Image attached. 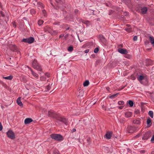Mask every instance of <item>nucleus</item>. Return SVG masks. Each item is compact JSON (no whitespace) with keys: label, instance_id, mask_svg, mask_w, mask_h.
Instances as JSON below:
<instances>
[{"label":"nucleus","instance_id":"3","mask_svg":"<svg viewBox=\"0 0 154 154\" xmlns=\"http://www.w3.org/2000/svg\"><path fill=\"white\" fill-rule=\"evenodd\" d=\"M32 66L33 68L38 71H41L42 69L41 66L37 63V61L35 60L32 63Z\"/></svg>","mask_w":154,"mask_h":154},{"label":"nucleus","instance_id":"60","mask_svg":"<svg viewBox=\"0 0 154 154\" xmlns=\"http://www.w3.org/2000/svg\"><path fill=\"white\" fill-rule=\"evenodd\" d=\"M119 109H123V108L124 106H119L118 107Z\"/></svg>","mask_w":154,"mask_h":154},{"label":"nucleus","instance_id":"42","mask_svg":"<svg viewBox=\"0 0 154 154\" xmlns=\"http://www.w3.org/2000/svg\"><path fill=\"white\" fill-rule=\"evenodd\" d=\"M81 22L83 23L84 24H88V23L89 24V22L88 21H85L84 20H81Z\"/></svg>","mask_w":154,"mask_h":154},{"label":"nucleus","instance_id":"11","mask_svg":"<svg viewBox=\"0 0 154 154\" xmlns=\"http://www.w3.org/2000/svg\"><path fill=\"white\" fill-rule=\"evenodd\" d=\"M118 51L122 54H126L128 53L126 49L121 48H119L118 49Z\"/></svg>","mask_w":154,"mask_h":154},{"label":"nucleus","instance_id":"55","mask_svg":"<svg viewBox=\"0 0 154 154\" xmlns=\"http://www.w3.org/2000/svg\"><path fill=\"white\" fill-rule=\"evenodd\" d=\"M140 153H144L145 152V151L144 150H141L139 151Z\"/></svg>","mask_w":154,"mask_h":154},{"label":"nucleus","instance_id":"45","mask_svg":"<svg viewBox=\"0 0 154 154\" xmlns=\"http://www.w3.org/2000/svg\"><path fill=\"white\" fill-rule=\"evenodd\" d=\"M0 15L3 17H4L5 16V15L4 13L2 11H0Z\"/></svg>","mask_w":154,"mask_h":154},{"label":"nucleus","instance_id":"37","mask_svg":"<svg viewBox=\"0 0 154 154\" xmlns=\"http://www.w3.org/2000/svg\"><path fill=\"white\" fill-rule=\"evenodd\" d=\"M99 50V48L97 47L94 49V52L95 53H97L98 52Z\"/></svg>","mask_w":154,"mask_h":154},{"label":"nucleus","instance_id":"57","mask_svg":"<svg viewBox=\"0 0 154 154\" xmlns=\"http://www.w3.org/2000/svg\"><path fill=\"white\" fill-rule=\"evenodd\" d=\"M38 5H40V6H42V4L41 3V2H39L38 3Z\"/></svg>","mask_w":154,"mask_h":154},{"label":"nucleus","instance_id":"34","mask_svg":"<svg viewBox=\"0 0 154 154\" xmlns=\"http://www.w3.org/2000/svg\"><path fill=\"white\" fill-rule=\"evenodd\" d=\"M58 31L57 30H53L52 31V35H56Z\"/></svg>","mask_w":154,"mask_h":154},{"label":"nucleus","instance_id":"59","mask_svg":"<svg viewBox=\"0 0 154 154\" xmlns=\"http://www.w3.org/2000/svg\"><path fill=\"white\" fill-rule=\"evenodd\" d=\"M90 139L89 138H87V141L88 142V143H90Z\"/></svg>","mask_w":154,"mask_h":154},{"label":"nucleus","instance_id":"25","mask_svg":"<svg viewBox=\"0 0 154 154\" xmlns=\"http://www.w3.org/2000/svg\"><path fill=\"white\" fill-rule=\"evenodd\" d=\"M13 76L12 75H10L8 76L4 77L3 76V78L6 79L11 80L13 79Z\"/></svg>","mask_w":154,"mask_h":154},{"label":"nucleus","instance_id":"12","mask_svg":"<svg viewBox=\"0 0 154 154\" xmlns=\"http://www.w3.org/2000/svg\"><path fill=\"white\" fill-rule=\"evenodd\" d=\"M137 79L141 83V82L143 80H146L147 79V78L146 77V75L144 76L142 75H140L137 78Z\"/></svg>","mask_w":154,"mask_h":154},{"label":"nucleus","instance_id":"9","mask_svg":"<svg viewBox=\"0 0 154 154\" xmlns=\"http://www.w3.org/2000/svg\"><path fill=\"white\" fill-rule=\"evenodd\" d=\"M10 48L11 50L13 52H19L18 50V48L16 46L14 45H11L10 46Z\"/></svg>","mask_w":154,"mask_h":154},{"label":"nucleus","instance_id":"44","mask_svg":"<svg viewBox=\"0 0 154 154\" xmlns=\"http://www.w3.org/2000/svg\"><path fill=\"white\" fill-rule=\"evenodd\" d=\"M125 57L128 59H130L131 57V56L130 55L127 54L125 56Z\"/></svg>","mask_w":154,"mask_h":154},{"label":"nucleus","instance_id":"41","mask_svg":"<svg viewBox=\"0 0 154 154\" xmlns=\"http://www.w3.org/2000/svg\"><path fill=\"white\" fill-rule=\"evenodd\" d=\"M30 12L32 14H35L36 12L33 9H32L30 10Z\"/></svg>","mask_w":154,"mask_h":154},{"label":"nucleus","instance_id":"49","mask_svg":"<svg viewBox=\"0 0 154 154\" xmlns=\"http://www.w3.org/2000/svg\"><path fill=\"white\" fill-rule=\"evenodd\" d=\"M45 75L47 76L48 78L49 77H50V74L48 73H46L45 74Z\"/></svg>","mask_w":154,"mask_h":154},{"label":"nucleus","instance_id":"61","mask_svg":"<svg viewBox=\"0 0 154 154\" xmlns=\"http://www.w3.org/2000/svg\"><path fill=\"white\" fill-rule=\"evenodd\" d=\"M106 90L108 91H109L110 90V88H109V87H106Z\"/></svg>","mask_w":154,"mask_h":154},{"label":"nucleus","instance_id":"16","mask_svg":"<svg viewBox=\"0 0 154 154\" xmlns=\"http://www.w3.org/2000/svg\"><path fill=\"white\" fill-rule=\"evenodd\" d=\"M29 68L30 69V70L31 71V73L36 78L38 79V75L37 73L34 72V71L31 68L29 67Z\"/></svg>","mask_w":154,"mask_h":154},{"label":"nucleus","instance_id":"54","mask_svg":"<svg viewBox=\"0 0 154 154\" xmlns=\"http://www.w3.org/2000/svg\"><path fill=\"white\" fill-rule=\"evenodd\" d=\"M2 129V126L1 123L0 122V131H1Z\"/></svg>","mask_w":154,"mask_h":154},{"label":"nucleus","instance_id":"6","mask_svg":"<svg viewBox=\"0 0 154 154\" xmlns=\"http://www.w3.org/2000/svg\"><path fill=\"white\" fill-rule=\"evenodd\" d=\"M138 129V128L134 126H129L127 127V131L128 133H131Z\"/></svg>","mask_w":154,"mask_h":154},{"label":"nucleus","instance_id":"48","mask_svg":"<svg viewBox=\"0 0 154 154\" xmlns=\"http://www.w3.org/2000/svg\"><path fill=\"white\" fill-rule=\"evenodd\" d=\"M42 12L43 13V15L45 16L46 14V11L45 10H42Z\"/></svg>","mask_w":154,"mask_h":154},{"label":"nucleus","instance_id":"36","mask_svg":"<svg viewBox=\"0 0 154 154\" xmlns=\"http://www.w3.org/2000/svg\"><path fill=\"white\" fill-rule=\"evenodd\" d=\"M126 31L127 32H131L132 31V29L131 28H126L125 29Z\"/></svg>","mask_w":154,"mask_h":154},{"label":"nucleus","instance_id":"27","mask_svg":"<svg viewBox=\"0 0 154 154\" xmlns=\"http://www.w3.org/2000/svg\"><path fill=\"white\" fill-rule=\"evenodd\" d=\"M128 102L130 107H132L133 106L134 104V102L133 101L131 100H129Z\"/></svg>","mask_w":154,"mask_h":154},{"label":"nucleus","instance_id":"46","mask_svg":"<svg viewBox=\"0 0 154 154\" xmlns=\"http://www.w3.org/2000/svg\"><path fill=\"white\" fill-rule=\"evenodd\" d=\"M151 141L152 143H154V135H153L152 137Z\"/></svg>","mask_w":154,"mask_h":154},{"label":"nucleus","instance_id":"64","mask_svg":"<svg viewBox=\"0 0 154 154\" xmlns=\"http://www.w3.org/2000/svg\"><path fill=\"white\" fill-rule=\"evenodd\" d=\"M63 35H60L59 36V38H61V37H63Z\"/></svg>","mask_w":154,"mask_h":154},{"label":"nucleus","instance_id":"26","mask_svg":"<svg viewBox=\"0 0 154 154\" xmlns=\"http://www.w3.org/2000/svg\"><path fill=\"white\" fill-rule=\"evenodd\" d=\"M119 93H116L115 94H112V95H110V96L109 97L112 99H114L119 94Z\"/></svg>","mask_w":154,"mask_h":154},{"label":"nucleus","instance_id":"5","mask_svg":"<svg viewBox=\"0 0 154 154\" xmlns=\"http://www.w3.org/2000/svg\"><path fill=\"white\" fill-rule=\"evenodd\" d=\"M8 137L11 139H14L15 138V135L14 132L11 130H9L6 133Z\"/></svg>","mask_w":154,"mask_h":154},{"label":"nucleus","instance_id":"62","mask_svg":"<svg viewBox=\"0 0 154 154\" xmlns=\"http://www.w3.org/2000/svg\"><path fill=\"white\" fill-rule=\"evenodd\" d=\"M139 136H140V135H139V134H137V135L135 136V137H136V138H137Z\"/></svg>","mask_w":154,"mask_h":154},{"label":"nucleus","instance_id":"28","mask_svg":"<svg viewBox=\"0 0 154 154\" xmlns=\"http://www.w3.org/2000/svg\"><path fill=\"white\" fill-rule=\"evenodd\" d=\"M89 82L88 80H86L83 83V85L84 86H87L89 85Z\"/></svg>","mask_w":154,"mask_h":154},{"label":"nucleus","instance_id":"24","mask_svg":"<svg viewBox=\"0 0 154 154\" xmlns=\"http://www.w3.org/2000/svg\"><path fill=\"white\" fill-rule=\"evenodd\" d=\"M84 91L82 90H81L79 91V94L78 95V96L81 97L83 95Z\"/></svg>","mask_w":154,"mask_h":154},{"label":"nucleus","instance_id":"7","mask_svg":"<svg viewBox=\"0 0 154 154\" xmlns=\"http://www.w3.org/2000/svg\"><path fill=\"white\" fill-rule=\"evenodd\" d=\"M141 11L140 10H137V11L139 12H140L142 14H145L146 13L147 11L148 10V8L146 7H144L143 8H141Z\"/></svg>","mask_w":154,"mask_h":154},{"label":"nucleus","instance_id":"40","mask_svg":"<svg viewBox=\"0 0 154 154\" xmlns=\"http://www.w3.org/2000/svg\"><path fill=\"white\" fill-rule=\"evenodd\" d=\"M125 2V3L127 5L128 4H129L131 2V1L130 0H123Z\"/></svg>","mask_w":154,"mask_h":154},{"label":"nucleus","instance_id":"2","mask_svg":"<svg viewBox=\"0 0 154 154\" xmlns=\"http://www.w3.org/2000/svg\"><path fill=\"white\" fill-rule=\"evenodd\" d=\"M56 119L66 125V123L68 121V120L66 119L64 116H61L59 114L57 116Z\"/></svg>","mask_w":154,"mask_h":154},{"label":"nucleus","instance_id":"15","mask_svg":"<svg viewBox=\"0 0 154 154\" xmlns=\"http://www.w3.org/2000/svg\"><path fill=\"white\" fill-rule=\"evenodd\" d=\"M33 121V120L31 118H27L24 120V123L25 124H27L30 123Z\"/></svg>","mask_w":154,"mask_h":154},{"label":"nucleus","instance_id":"35","mask_svg":"<svg viewBox=\"0 0 154 154\" xmlns=\"http://www.w3.org/2000/svg\"><path fill=\"white\" fill-rule=\"evenodd\" d=\"M119 121L121 123H123L125 122V119L124 118L120 119Z\"/></svg>","mask_w":154,"mask_h":154},{"label":"nucleus","instance_id":"13","mask_svg":"<svg viewBox=\"0 0 154 154\" xmlns=\"http://www.w3.org/2000/svg\"><path fill=\"white\" fill-rule=\"evenodd\" d=\"M141 119L140 118H137L134 119L132 122L133 124L136 125H139L141 123Z\"/></svg>","mask_w":154,"mask_h":154},{"label":"nucleus","instance_id":"10","mask_svg":"<svg viewBox=\"0 0 154 154\" xmlns=\"http://www.w3.org/2000/svg\"><path fill=\"white\" fill-rule=\"evenodd\" d=\"M98 38L100 40L101 42L103 43L106 42V40L102 34H100L98 36Z\"/></svg>","mask_w":154,"mask_h":154},{"label":"nucleus","instance_id":"51","mask_svg":"<svg viewBox=\"0 0 154 154\" xmlns=\"http://www.w3.org/2000/svg\"><path fill=\"white\" fill-rule=\"evenodd\" d=\"M89 49H87L84 52L85 53H87L89 52Z\"/></svg>","mask_w":154,"mask_h":154},{"label":"nucleus","instance_id":"22","mask_svg":"<svg viewBox=\"0 0 154 154\" xmlns=\"http://www.w3.org/2000/svg\"><path fill=\"white\" fill-rule=\"evenodd\" d=\"M146 122L147 124L148 127H150L152 124L151 119L149 118L147 119Z\"/></svg>","mask_w":154,"mask_h":154},{"label":"nucleus","instance_id":"18","mask_svg":"<svg viewBox=\"0 0 154 154\" xmlns=\"http://www.w3.org/2000/svg\"><path fill=\"white\" fill-rule=\"evenodd\" d=\"M17 103L18 105L20 106H23V104L20 100V97L18 98L17 100Z\"/></svg>","mask_w":154,"mask_h":154},{"label":"nucleus","instance_id":"20","mask_svg":"<svg viewBox=\"0 0 154 154\" xmlns=\"http://www.w3.org/2000/svg\"><path fill=\"white\" fill-rule=\"evenodd\" d=\"M149 40L151 44L154 47V38L152 36H149Z\"/></svg>","mask_w":154,"mask_h":154},{"label":"nucleus","instance_id":"50","mask_svg":"<svg viewBox=\"0 0 154 154\" xmlns=\"http://www.w3.org/2000/svg\"><path fill=\"white\" fill-rule=\"evenodd\" d=\"M46 89L48 90H49L50 89V87L49 85H48L46 87Z\"/></svg>","mask_w":154,"mask_h":154},{"label":"nucleus","instance_id":"58","mask_svg":"<svg viewBox=\"0 0 154 154\" xmlns=\"http://www.w3.org/2000/svg\"><path fill=\"white\" fill-rule=\"evenodd\" d=\"M12 23L13 24V26L14 27H16V25H15V24H16L14 22H13Z\"/></svg>","mask_w":154,"mask_h":154},{"label":"nucleus","instance_id":"1","mask_svg":"<svg viewBox=\"0 0 154 154\" xmlns=\"http://www.w3.org/2000/svg\"><path fill=\"white\" fill-rule=\"evenodd\" d=\"M50 137L52 139L57 141H61L64 139L63 136L59 134H52L50 135Z\"/></svg>","mask_w":154,"mask_h":154},{"label":"nucleus","instance_id":"19","mask_svg":"<svg viewBox=\"0 0 154 154\" xmlns=\"http://www.w3.org/2000/svg\"><path fill=\"white\" fill-rule=\"evenodd\" d=\"M28 38V43L31 44L32 43L34 40V38L33 37H31L29 38Z\"/></svg>","mask_w":154,"mask_h":154},{"label":"nucleus","instance_id":"30","mask_svg":"<svg viewBox=\"0 0 154 154\" xmlns=\"http://www.w3.org/2000/svg\"><path fill=\"white\" fill-rule=\"evenodd\" d=\"M73 50V48L72 46H70L68 48L67 50L69 52H72Z\"/></svg>","mask_w":154,"mask_h":154},{"label":"nucleus","instance_id":"21","mask_svg":"<svg viewBox=\"0 0 154 154\" xmlns=\"http://www.w3.org/2000/svg\"><path fill=\"white\" fill-rule=\"evenodd\" d=\"M149 40L151 44L154 47V38L152 36H149Z\"/></svg>","mask_w":154,"mask_h":154},{"label":"nucleus","instance_id":"63","mask_svg":"<svg viewBox=\"0 0 154 154\" xmlns=\"http://www.w3.org/2000/svg\"><path fill=\"white\" fill-rule=\"evenodd\" d=\"M51 5L53 6L54 7V5L53 4V3L51 1Z\"/></svg>","mask_w":154,"mask_h":154},{"label":"nucleus","instance_id":"31","mask_svg":"<svg viewBox=\"0 0 154 154\" xmlns=\"http://www.w3.org/2000/svg\"><path fill=\"white\" fill-rule=\"evenodd\" d=\"M55 1L57 3L59 4H63L64 3V2H63L61 0H55Z\"/></svg>","mask_w":154,"mask_h":154},{"label":"nucleus","instance_id":"43","mask_svg":"<svg viewBox=\"0 0 154 154\" xmlns=\"http://www.w3.org/2000/svg\"><path fill=\"white\" fill-rule=\"evenodd\" d=\"M81 22L83 23L84 24H88V23L89 24V22L88 21H85L84 20H81Z\"/></svg>","mask_w":154,"mask_h":154},{"label":"nucleus","instance_id":"53","mask_svg":"<svg viewBox=\"0 0 154 154\" xmlns=\"http://www.w3.org/2000/svg\"><path fill=\"white\" fill-rule=\"evenodd\" d=\"M76 129L75 128H73L72 129V130L71 131V132L72 133H73L76 131Z\"/></svg>","mask_w":154,"mask_h":154},{"label":"nucleus","instance_id":"56","mask_svg":"<svg viewBox=\"0 0 154 154\" xmlns=\"http://www.w3.org/2000/svg\"><path fill=\"white\" fill-rule=\"evenodd\" d=\"M78 9H76L75 10V13L76 14H77L78 13Z\"/></svg>","mask_w":154,"mask_h":154},{"label":"nucleus","instance_id":"33","mask_svg":"<svg viewBox=\"0 0 154 154\" xmlns=\"http://www.w3.org/2000/svg\"><path fill=\"white\" fill-rule=\"evenodd\" d=\"M21 42L28 43V38L23 39L21 40Z\"/></svg>","mask_w":154,"mask_h":154},{"label":"nucleus","instance_id":"23","mask_svg":"<svg viewBox=\"0 0 154 154\" xmlns=\"http://www.w3.org/2000/svg\"><path fill=\"white\" fill-rule=\"evenodd\" d=\"M132 114L131 112H126L125 113V116L127 118L131 117L132 116Z\"/></svg>","mask_w":154,"mask_h":154},{"label":"nucleus","instance_id":"39","mask_svg":"<svg viewBox=\"0 0 154 154\" xmlns=\"http://www.w3.org/2000/svg\"><path fill=\"white\" fill-rule=\"evenodd\" d=\"M119 105H122L124 104V102L123 101H120L118 102Z\"/></svg>","mask_w":154,"mask_h":154},{"label":"nucleus","instance_id":"32","mask_svg":"<svg viewBox=\"0 0 154 154\" xmlns=\"http://www.w3.org/2000/svg\"><path fill=\"white\" fill-rule=\"evenodd\" d=\"M44 21L43 20H40L38 21V25L39 26L41 25L43 23Z\"/></svg>","mask_w":154,"mask_h":154},{"label":"nucleus","instance_id":"14","mask_svg":"<svg viewBox=\"0 0 154 154\" xmlns=\"http://www.w3.org/2000/svg\"><path fill=\"white\" fill-rule=\"evenodd\" d=\"M112 136V133L110 132H107L105 135L104 137L108 139H109Z\"/></svg>","mask_w":154,"mask_h":154},{"label":"nucleus","instance_id":"47","mask_svg":"<svg viewBox=\"0 0 154 154\" xmlns=\"http://www.w3.org/2000/svg\"><path fill=\"white\" fill-rule=\"evenodd\" d=\"M137 37L136 36H135L134 37L133 40L134 41H135L137 40Z\"/></svg>","mask_w":154,"mask_h":154},{"label":"nucleus","instance_id":"52","mask_svg":"<svg viewBox=\"0 0 154 154\" xmlns=\"http://www.w3.org/2000/svg\"><path fill=\"white\" fill-rule=\"evenodd\" d=\"M135 113L136 114H138L140 112V111L138 110H137L135 111Z\"/></svg>","mask_w":154,"mask_h":154},{"label":"nucleus","instance_id":"17","mask_svg":"<svg viewBox=\"0 0 154 154\" xmlns=\"http://www.w3.org/2000/svg\"><path fill=\"white\" fill-rule=\"evenodd\" d=\"M146 66H149L152 64V60L150 59H147L146 61Z\"/></svg>","mask_w":154,"mask_h":154},{"label":"nucleus","instance_id":"4","mask_svg":"<svg viewBox=\"0 0 154 154\" xmlns=\"http://www.w3.org/2000/svg\"><path fill=\"white\" fill-rule=\"evenodd\" d=\"M48 116H49L55 118L56 119L59 114L57 113L56 112L52 110H50L48 112Z\"/></svg>","mask_w":154,"mask_h":154},{"label":"nucleus","instance_id":"8","mask_svg":"<svg viewBox=\"0 0 154 154\" xmlns=\"http://www.w3.org/2000/svg\"><path fill=\"white\" fill-rule=\"evenodd\" d=\"M151 136V134L150 132H146L143 137V139L144 140H146L149 138Z\"/></svg>","mask_w":154,"mask_h":154},{"label":"nucleus","instance_id":"38","mask_svg":"<svg viewBox=\"0 0 154 154\" xmlns=\"http://www.w3.org/2000/svg\"><path fill=\"white\" fill-rule=\"evenodd\" d=\"M40 80L41 81H44L46 80V78L44 76H42L40 77Z\"/></svg>","mask_w":154,"mask_h":154},{"label":"nucleus","instance_id":"29","mask_svg":"<svg viewBox=\"0 0 154 154\" xmlns=\"http://www.w3.org/2000/svg\"><path fill=\"white\" fill-rule=\"evenodd\" d=\"M148 114L152 118L153 117V113L152 111H149V112Z\"/></svg>","mask_w":154,"mask_h":154}]
</instances>
